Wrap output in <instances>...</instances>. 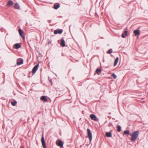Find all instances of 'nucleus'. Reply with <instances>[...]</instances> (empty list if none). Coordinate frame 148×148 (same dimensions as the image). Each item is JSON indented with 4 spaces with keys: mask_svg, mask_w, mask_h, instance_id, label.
Segmentation results:
<instances>
[{
    "mask_svg": "<svg viewBox=\"0 0 148 148\" xmlns=\"http://www.w3.org/2000/svg\"><path fill=\"white\" fill-rule=\"evenodd\" d=\"M139 133V131H136L134 132L131 134V138L130 140L132 142H134L137 139Z\"/></svg>",
    "mask_w": 148,
    "mask_h": 148,
    "instance_id": "f257e3e1",
    "label": "nucleus"
},
{
    "mask_svg": "<svg viewBox=\"0 0 148 148\" xmlns=\"http://www.w3.org/2000/svg\"><path fill=\"white\" fill-rule=\"evenodd\" d=\"M57 145L61 147H63L64 142L60 139L56 141Z\"/></svg>",
    "mask_w": 148,
    "mask_h": 148,
    "instance_id": "f03ea898",
    "label": "nucleus"
},
{
    "mask_svg": "<svg viewBox=\"0 0 148 148\" xmlns=\"http://www.w3.org/2000/svg\"><path fill=\"white\" fill-rule=\"evenodd\" d=\"M87 131L88 133V138H89L90 142H91L92 138V134L91 133L90 130L88 128L87 129Z\"/></svg>",
    "mask_w": 148,
    "mask_h": 148,
    "instance_id": "7ed1b4c3",
    "label": "nucleus"
},
{
    "mask_svg": "<svg viewBox=\"0 0 148 148\" xmlns=\"http://www.w3.org/2000/svg\"><path fill=\"white\" fill-rule=\"evenodd\" d=\"M90 117L92 120L94 121H98L99 120V119L97 118L96 116L94 114H91Z\"/></svg>",
    "mask_w": 148,
    "mask_h": 148,
    "instance_id": "20e7f679",
    "label": "nucleus"
},
{
    "mask_svg": "<svg viewBox=\"0 0 148 148\" xmlns=\"http://www.w3.org/2000/svg\"><path fill=\"white\" fill-rule=\"evenodd\" d=\"M38 66L39 64H37L34 67L32 71V73L33 74L36 72L38 68Z\"/></svg>",
    "mask_w": 148,
    "mask_h": 148,
    "instance_id": "39448f33",
    "label": "nucleus"
},
{
    "mask_svg": "<svg viewBox=\"0 0 148 148\" xmlns=\"http://www.w3.org/2000/svg\"><path fill=\"white\" fill-rule=\"evenodd\" d=\"M18 32L20 36L21 37V38L23 39L25 37L23 36V31L21 28H19L18 30Z\"/></svg>",
    "mask_w": 148,
    "mask_h": 148,
    "instance_id": "423d86ee",
    "label": "nucleus"
},
{
    "mask_svg": "<svg viewBox=\"0 0 148 148\" xmlns=\"http://www.w3.org/2000/svg\"><path fill=\"white\" fill-rule=\"evenodd\" d=\"M23 63V60L21 58L17 60L16 64L17 65H20Z\"/></svg>",
    "mask_w": 148,
    "mask_h": 148,
    "instance_id": "0eeeda50",
    "label": "nucleus"
},
{
    "mask_svg": "<svg viewBox=\"0 0 148 148\" xmlns=\"http://www.w3.org/2000/svg\"><path fill=\"white\" fill-rule=\"evenodd\" d=\"M41 142L44 148H46L45 138L42 135L41 138Z\"/></svg>",
    "mask_w": 148,
    "mask_h": 148,
    "instance_id": "6e6552de",
    "label": "nucleus"
},
{
    "mask_svg": "<svg viewBox=\"0 0 148 148\" xmlns=\"http://www.w3.org/2000/svg\"><path fill=\"white\" fill-rule=\"evenodd\" d=\"M14 2L13 1L10 0L8 1L7 3V5L8 7H10L12 6L14 4Z\"/></svg>",
    "mask_w": 148,
    "mask_h": 148,
    "instance_id": "1a4fd4ad",
    "label": "nucleus"
},
{
    "mask_svg": "<svg viewBox=\"0 0 148 148\" xmlns=\"http://www.w3.org/2000/svg\"><path fill=\"white\" fill-rule=\"evenodd\" d=\"M61 42L60 43V45L62 47H64L65 46V41L64 40V38H62Z\"/></svg>",
    "mask_w": 148,
    "mask_h": 148,
    "instance_id": "9d476101",
    "label": "nucleus"
},
{
    "mask_svg": "<svg viewBox=\"0 0 148 148\" xmlns=\"http://www.w3.org/2000/svg\"><path fill=\"white\" fill-rule=\"evenodd\" d=\"M63 31V30L62 29H60L58 30H54V33L55 34H56L58 33L61 34L62 32Z\"/></svg>",
    "mask_w": 148,
    "mask_h": 148,
    "instance_id": "9b49d317",
    "label": "nucleus"
},
{
    "mask_svg": "<svg viewBox=\"0 0 148 148\" xmlns=\"http://www.w3.org/2000/svg\"><path fill=\"white\" fill-rule=\"evenodd\" d=\"M14 46L15 47L14 48L16 49H18L21 47V45L19 43H16L15 44Z\"/></svg>",
    "mask_w": 148,
    "mask_h": 148,
    "instance_id": "f8f14e48",
    "label": "nucleus"
},
{
    "mask_svg": "<svg viewBox=\"0 0 148 148\" xmlns=\"http://www.w3.org/2000/svg\"><path fill=\"white\" fill-rule=\"evenodd\" d=\"M60 7V5L59 3L55 4L53 5V8L56 10L58 9Z\"/></svg>",
    "mask_w": 148,
    "mask_h": 148,
    "instance_id": "ddd939ff",
    "label": "nucleus"
},
{
    "mask_svg": "<svg viewBox=\"0 0 148 148\" xmlns=\"http://www.w3.org/2000/svg\"><path fill=\"white\" fill-rule=\"evenodd\" d=\"M112 130H111L109 132H107L106 133V136L108 137H110L112 136Z\"/></svg>",
    "mask_w": 148,
    "mask_h": 148,
    "instance_id": "4468645a",
    "label": "nucleus"
},
{
    "mask_svg": "<svg viewBox=\"0 0 148 148\" xmlns=\"http://www.w3.org/2000/svg\"><path fill=\"white\" fill-rule=\"evenodd\" d=\"M14 8L15 9L19 10L20 9L19 5L17 3H15L14 6Z\"/></svg>",
    "mask_w": 148,
    "mask_h": 148,
    "instance_id": "2eb2a0df",
    "label": "nucleus"
},
{
    "mask_svg": "<svg viewBox=\"0 0 148 148\" xmlns=\"http://www.w3.org/2000/svg\"><path fill=\"white\" fill-rule=\"evenodd\" d=\"M134 33L136 36L139 35L140 34V30H135L134 31Z\"/></svg>",
    "mask_w": 148,
    "mask_h": 148,
    "instance_id": "dca6fc26",
    "label": "nucleus"
},
{
    "mask_svg": "<svg viewBox=\"0 0 148 148\" xmlns=\"http://www.w3.org/2000/svg\"><path fill=\"white\" fill-rule=\"evenodd\" d=\"M119 60V57H117L114 60V66H115L117 64Z\"/></svg>",
    "mask_w": 148,
    "mask_h": 148,
    "instance_id": "f3484780",
    "label": "nucleus"
},
{
    "mask_svg": "<svg viewBox=\"0 0 148 148\" xmlns=\"http://www.w3.org/2000/svg\"><path fill=\"white\" fill-rule=\"evenodd\" d=\"M41 99L42 100L46 101H47V98L45 96H42L41 97Z\"/></svg>",
    "mask_w": 148,
    "mask_h": 148,
    "instance_id": "a211bd4d",
    "label": "nucleus"
},
{
    "mask_svg": "<svg viewBox=\"0 0 148 148\" xmlns=\"http://www.w3.org/2000/svg\"><path fill=\"white\" fill-rule=\"evenodd\" d=\"M16 103L17 102L15 100L14 101L11 102V104L13 106H15Z\"/></svg>",
    "mask_w": 148,
    "mask_h": 148,
    "instance_id": "6ab92c4d",
    "label": "nucleus"
},
{
    "mask_svg": "<svg viewBox=\"0 0 148 148\" xmlns=\"http://www.w3.org/2000/svg\"><path fill=\"white\" fill-rule=\"evenodd\" d=\"M101 70L99 69H97L96 71V73H98V74H99V72L101 73Z\"/></svg>",
    "mask_w": 148,
    "mask_h": 148,
    "instance_id": "aec40b11",
    "label": "nucleus"
},
{
    "mask_svg": "<svg viewBox=\"0 0 148 148\" xmlns=\"http://www.w3.org/2000/svg\"><path fill=\"white\" fill-rule=\"evenodd\" d=\"M121 130V127L120 125L117 126V131L118 132H120Z\"/></svg>",
    "mask_w": 148,
    "mask_h": 148,
    "instance_id": "412c9836",
    "label": "nucleus"
},
{
    "mask_svg": "<svg viewBox=\"0 0 148 148\" xmlns=\"http://www.w3.org/2000/svg\"><path fill=\"white\" fill-rule=\"evenodd\" d=\"M112 52V49H109L107 52V53L110 54Z\"/></svg>",
    "mask_w": 148,
    "mask_h": 148,
    "instance_id": "4be33fe9",
    "label": "nucleus"
},
{
    "mask_svg": "<svg viewBox=\"0 0 148 148\" xmlns=\"http://www.w3.org/2000/svg\"><path fill=\"white\" fill-rule=\"evenodd\" d=\"M124 133L125 134H129V130H125L124 132Z\"/></svg>",
    "mask_w": 148,
    "mask_h": 148,
    "instance_id": "5701e85b",
    "label": "nucleus"
},
{
    "mask_svg": "<svg viewBox=\"0 0 148 148\" xmlns=\"http://www.w3.org/2000/svg\"><path fill=\"white\" fill-rule=\"evenodd\" d=\"M112 76L114 77V78L115 79L116 78V75L114 73H113L112 75Z\"/></svg>",
    "mask_w": 148,
    "mask_h": 148,
    "instance_id": "b1692460",
    "label": "nucleus"
},
{
    "mask_svg": "<svg viewBox=\"0 0 148 148\" xmlns=\"http://www.w3.org/2000/svg\"><path fill=\"white\" fill-rule=\"evenodd\" d=\"M124 33L125 34V36H127V31H125L124 32Z\"/></svg>",
    "mask_w": 148,
    "mask_h": 148,
    "instance_id": "393cba45",
    "label": "nucleus"
},
{
    "mask_svg": "<svg viewBox=\"0 0 148 148\" xmlns=\"http://www.w3.org/2000/svg\"><path fill=\"white\" fill-rule=\"evenodd\" d=\"M121 36L123 38H125V36L124 33H122L121 35Z\"/></svg>",
    "mask_w": 148,
    "mask_h": 148,
    "instance_id": "a878e982",
    "label": "nucleus"
},
{
    "mask_svg": "<svg viewBox=\"0 0 148 148\" xmlns=\"http://www.w3.org/2000/svg\"><path fill=\"white\" fill-rule=\"evenodd\" d=\"M50 82L51 83V85H52V80H51L50 81Z\"/></svg>",
    "mask_w": 148,
    "mask_h": 148,
    "instance_id": "bb28decb",
    "label": "nucleus"
},
{
    "mask_svg": "<svg viewBox=\"0 0 148 148\" xmlns=\"http://www.w3.org/2000/svg\"><path fill=\"white\" fill-rule=\"evenodd\" d=\"M109 124H110V125H112V123H109Z\"/></svg>",
    "mask_w": 148,
    "mask_h": 148,
    "instance_id": "cd10ccee",
    "label": "nucleus"
},
{
    "mask_svg": "<svg viewBox=\"0 0 148 148\" xmlns=\"http://www.w3.org/2000/svg\"><path fill=\"white\" fill-rule=\"evenodd\" d=\"M107 122V121H106L105 122V123H106Z\"/></svg>",
    "mask_w": 148,
    "mask_h": 148,
    "instance_id": "c85d7f7f",
    "label": "nucleus"
}]
</instances>
